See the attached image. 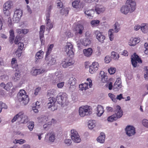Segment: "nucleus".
I'll list each match as a JSON object with an SVG mask.
<instances>
[{
	"label": "nucleus",
	"instance_id": "obj_1",
	"mask_svg": "<svg viewBox=\"0 0 148 148\" xmlns=\"http://www.w3.org/2000/svg\"><path fill=\"white\" fill-rule=\"evenodd\" d=\"M17 98L20 102H22V103L24 105L27 104L29 101V99L26 92L23 90H20L17 95Z\"/></svg>",
	"mask_w": 148,
	"mask_h": 148
},
{
	"label": "nucleus",
	"instance_id": "obj_2",
	"mask_svg": "<svg viewBox=\"0 0 148 148\" xmlns=\"http://www.w3.org/2000/svg\"><path fill=\"white\" fill-rule=\"evenodd\" d=\"M92 113V109L90 106H85L80 107L79 109V114L81 117L88 116Z\"/></svg>",
	"mask_w": 148,
	"mask_h": 148
},
{
	"label": "nucleus",
	"instance_id": "obj_3",
	"mask_svg": "<svg viewBox=\"0 0 148 148\" xmlns=\"http://www.w3.org/2000/svg\"><path fill=\"white\" fill-rule=\"evenodd\" d=\"M125 130L126 134L129 137H134L136 133L135 128L132 125H127Z\"/></svg>",
	"mask_w": 148,
	"mask_h": 148
},
{
	"label": "nucleus",
	"instance_id": "obj_4",
	"mask_svg": "<svg viewBox=\"0 0 148 148\" xmlns=\"http://www.w3.org/2000/svg\"><path fill=\"white\" fill-rule=\"evenodd\" d=\"M132 64L134 67H137L138 62L141 63H142V60L139 57V56L136 55V53H134L133 55L131 56V58Z\"/></svg>",
	"mask_w": 148,
	"mask_h": 148
},
{
	"label": "nucleus",
	"instance_id": "obj_5",
	"mask_svg": "<svg viewBox=\"0 0 148 148\" xmlns=\"http://www.w3.org/2000/svg\"><path fill=\"white\" fill-rule=\"evenodd\" d=\"M49 102L47 103V107L48 108L50 109V110L54 111L57 110V106L56 105V101L55 99L53 97L49 99Z\"/></svg>",
	"mask_w": 148,
	"mask_h": 148
},
{
	"label": "nucleus",
	"instance_id": "obj_6",
	"mask_svg": "<svg viewBox=\"0 0 148 148\" xmlns=\"http://www.w3.org/2000/svg\"><path fill=\"white\" fill-rule=\"evenodd\" d=\"M94 33L96 37L98 40L101 43H103L106 38V37L103 33L98 30L95 31Z\"/></svg>",
	"mask_w": 148,
	"mask_h": 148
},
{
	"label": "nucleus",
	"instance_id": "obj_7",
	"mask_svg": "<svg viewBox=\"0 0 148 148\" xmlns=\"http://www.w3.org/2000/svg\"><path fill=\"white\" fill-rule=\"evenodd\" d=\"M72 45L70 43H68L65 48V51L68 56H73L74 54Z\"/></svg>",
	"mask_w": 148,
	"mask_h": 148
},
{
	"label": "nucleus",
	"instance_id": "obj_8",
	"mask_svg": "<svg viewBox=\"0 0 148 148\" xmlns=\"http://www.w3.org/2000/svg\"><path fill=\"white\" fill-rule=\"evenodd\" d=\"M55 134L52 132L47 133L45 135V140L46 141H49L50 142H53L55 139Z\"/></svg>",
	"mask_w": 148,
	"mask_h": 148
},
{
	"label": "nucleus",
	"instance_id": "obj_9",
	"mask_svg": "<svg viewBox=\"0 0 148 148\" xmlns=\"http://www.w3.org/2000/svg\"><path fill=\"white\" fill-rule=\"evenodd\" d=\"M74 62V60L72 59L67 58L62 62V65L63 68H66L73 65Z\"/></svg>",
	"mask_w": 148,
	"mask_h": 148
},
{
	"label": "nucleus",
	"instance_id": "obj_10",
	"mask_svg": "<svg viewBox=\"0 0 148 148\" xmlns=\"http://www.w3.org/2000/svg\"><path fill=\"white\" fill-rule=\"evenodd\" d=\"M22 14V11L20 9H16L15 11L13 17L14 20L15 22H18L20 19Z\"/></svg>",
	"mask_w": 148,
	"mask_h": 148
},
{
	"label": "nucleus",
	"instance_id": "obj_11",
	"mask_svg": "<svg viewBox=\"0 0 148 148\" xmlns=\"http://www.w3.org/2000/svg\"><path fill=\"white\" fill-rule=\"evenodd\" d=\"M66 99V97L64 94L61 93L59 94L56 97V100L58 103L61 105H63L64 101Z\"/></svg>",
	"mask_w": 148,
	"mask_h": 148
},
{
	"label": "nucleus",
	"instance_id": "obj_12",
	"mask_svg": "<svg viewBox=\"0 0 148 148\" xmlns=\"http://www.w3.org/2000/svg\"><path fill=\"white\" fill-rule=\"evenodd\" d=\"M126 4L130 8V12H133L136 9V2L135 0H127Z\"/></svg>",
	"mask_w": 148,
	"mask_h": 148
},
{
	"label": "nucleus",
	"instance_id": "obj_13",
	"mask_svg": "<svg viewBox=\"0 0 148 148\" xmlns=\"http://www.w3.org/2000/svg\"><path fill=\"white\" fill-rule=\"evenodd\" d=\"M99 67L98 62H95L92 63L91 65L89 66V72L91 74H93L98 70Z\"/></svg>",
	"mask_w": 148,
	"mask_h": 148
},
{
	"label": "nucleus",
	"instance_id": "obj_14",
	"mask_svg": "<svg viewBox=\"0 0 148 148\" xmlns=\"http://www.w3.org/2000/svg\"><path fill=\"white\" fill-rule=\"evenodd\" d=\"M77 80L73 77H70L68 83L71 86L69 88L71 91H73L75 89V85L76 83Z\"/></svg>",
	"mask_w": 148,
	"mask_h": 148
},
{
	"label": "nucleus",
	"instance_id": "obj_15",
	"mask_svg": "<svg viewBox=\"0 0 148 148\" xmlns=\"http://www.w3.org/2000/svg\"><path fill=\"white\" fill-rule=\"evenodd\" d=\"M73 7L77 10L82 9L83 7V5L80 0H75L72 3Z\"/></svg>",
	"mask_w": 148,
	"mask_h": 148
},
{
	"label": "nucleus",
	"instance_id": "obj_16",
	"mask_svg": "<svg viewBox=\"0 0 148 148\" xmlns=\"http://www.w3.org/2000/svg\"><path fill=\"white\" fill-rule=\"evenodd\" d=\"M44 52L42 50H40L36 53L35 56V62L36 63H38L40 60L43 57Z\"/></svg>",
	"mask_w": 148,
	"mask_h": 148
},
{
	"label": "nucleus",
	"instance_id": "obj_17",
	"mask_svg": "<svg viewBox=\"0 0 148 148\" xmlns=\"http://www.w3.org/2000/svg\"><path fill=\"white\" fill-rule=\"evenodd\" d=\"M19 114H21V116H19V122L21 123H27L28 121V119L27 116L24 114L23 112H19Z\"/></svg>",
	"mask_w": 148,
	"mask_h": 148
},
{
	"label": "nucleus",
	"instance_id": "obj_18",
	"mask_svg": "<svg viewBox=\"0 0 148 148\" xmlns=\"http://www.w3.org/2000/svg\"><path fill=\"white\" fill-rule=\"evenodd\" d=\"M45 60L47 64L49 65L54 64L56 62V60L55 58H52L51 56H45Z\"/></svg>",
	"mask_w": 148,
	"mask_h": 148
},
{
	"label": "nucleus",
	"instance_id": "obj_19",
	"mask_svg": "<svg viewBox=\"0 0 148 148\" xmlns=\"http://www.w3.org/2000/svg\"><path fill=\"white\" fill-rule=\"evenodd\" d=\"M115 112V114H114L116 115L115 116L117 117V119L121 117L123 115L122 110L119 106H116Z\"/></svg>",
	"mask_w": 148,
	"mask_h": 148
},
{
	"label": "nucleus",
	"instance_id": "obj_20",
	"mask_svg": "<svg viewBox=\"0 0 148 148\" xmlns=\"http://www.w3.org/2000/svg\"><path fill=\"white\" fill-rule=\"evenodd\" d=\"M121 84V79L120 78L117 79L113 85V89L115 90L119 89L122 86Z\"/></svg>",
	"mask_w": 148,
	"mask_h": 148
},
{
	"label": "nucleus",
	"instance_id": "obj_21",
	"mask_svg": "<svg viewBox=\"0 0 148 148\" xmlns=\"http://www.w3.org/2000/svg\"><path fill=\"white\" fill-rule=\"evenodd\" d=\"M121 12L125 15L127 14L129 12H130V8L127 4L123 6L120 9Z\"/></svg>",
	"mask_w": 148,
	"mask_h": 148
},
{
	"label": "nucleus",
	"instance_id": "obj_22",
	"mask_svg": "<svg viewBox=\"0 0 148 148\" xmlns=\"http://www.w3.org/2000/svg\"><path fill=\"white\" fill-rule=\"evenodd\" d=\"M84 30L83 26L81 25H77L75 27L74 29V31L76 32L77 34H81L82 33Z\"/></svg>",
	"mask_w": 148,
	"mask_h": 148
},
{
	"label": "nucleus",
	"instance_id": "obj_23",
	"mask_svg": "<svg viewBox=\"0 0 148 148\" xmlns=\"http://www.w3.org/2000/svg\"><path fill=\"white\" fill-rule=\"evenodd\" d=\"M46 71L42 69H32L31 71V74L34 76H36L38 74L46 72Z\"/></svg>",
	"mask_w": 148,
	"mask_h": 148
},
{
	"label": "nucleus",
	"instance_id": "obj_24",
	"mask_svg": "<svg viewBox=\"0 0 148 148\" xmlns=\"http://www.w3.org/2000/svg\"><path fill=\"white\" fill-rule=\"evenodd\" d=\"M140 41V39L138 38H131L129 42V45L130 46H134L138 43Z\"/></svg>",
	"mask_w": 148,
	"mask_h": 148
},
{
	"label": "nucleus",
	"instance_id": "obj_25",
	"mask_svg": "<svg viewBox=\"0 0 148 148\" xmlns=\"http://www.w3.org/2000/svg\"><path fill=\"white\" fill-rule=\"evenodd\" d=\"M106 136L105 133L102 132L100 133V135L97 138V141L98 142L101 143H103L105 140Z\"/></svg>",
	"mask_w": 148,
	"mask_h": 148
},
{
	"label": "nucleus",
	"instance_id": "obj_26",
	"mask_svg": "<svg viewBox=\"0 0 148 148\" xmlns=\"http://www.w3.org/2000/svg\"><path fill=\"white\" fill-rule=\"evenodd\" d=\"M21 74L19 71L16 70V72L12 77V80L14 82H16L20 78Z\"/></svg>",
	"mask_w": 148,
	"mask_h": 148
},
{
	"label": "nucleus",
	"instance_id": "obj_27",
	"mask_svg": "<svg viewBox=\"0 0 148 148\" xmlns=\"http://www.w3.org/2000/svg\"><path fill=\"white\" fill-rule=\"evenodd\" d=\"M84 13L87 16L88 18H90L91 17L92 18L95 13V11L93 9L86 10L85 11Z\"/></svg>",
	"mask_w": 148,
	"mask_h": 148
},
{
	"label": "nucleus",
	"instance_id": "obj_28",
	"mask_svg": "<svg viewBox=\"0 0 148 148\" xmlns=\"http://www.w3.org/2000/svg\"><path fill=\"white\" fill-rule=\"evenodd\" d=\"M97 114L99 116H100L104 112V110L103 106L99 105L97 108Z\"/></svg>",
	"mask_w": 148,
	"mask_h": 148
},
{
	"label": "nucleus",
	"instance_id": "obj_29",
	"mask_svg": "<svg viewBox=\"0 0 148 148\" xmlns=\"http://www.w3.org/2000/svg\"><path fill=\"white\" fill-rule=\"evenodd\" d=\"M105 10L104 7L102 6H96L95 7V10L97 14H99L104 12Z\"/></svg>",
	"mask_w": 148,
	"mask_h": 148
},
{
	"label": "nucleus",
	"instance_id": "obj_30",
	"mask_svg": "<svg viewBox=\"0 0 148 148\" xmlns=\"http://www.w3.org/2000/svg\"><path fill=\"white\" fill-rule=\"evenodd\" d=\"M92 52V49L91 48H89L87 49H85L83 51V52L84 55L87 57L91 56Z\"/></svg>",
	"mask_w": 148,
	"mask_h": 148
},
{
	"label": "nucleus",
	"instance_id": "obj_31",
	"mask_svg": "<svg viewBox=\"0 0 148 148\" xmlns=\"http://www.w3.org/2000/svg\"><path fill=\"white\" fill-rule=\"evenodd\" d=\"M12 5V2L9 1L6 2L3 5V8L10 9Z\"/></svg>",
	"mask_w": 148,
	"mask_h": 148
},
{
	"label": "nucleus",
	"instance_id": "obj_32",
	"mask_svg": "<svg viewBox=\"0 0 148 148\" xmlns=\"http://www.w3.org/2000/svg\"><path fill=\"white\" fill-rule=\"evenodd\" d=\"M38 122L39 123H45L48 120L47 117L43 115L41 116H40L38 117Z\"/></svg>",
	"mask_w": 148,
	"mask_h": 148
},
{
	"label": "nucleus",
	"instance_id": "obj_33",
	"mask_svg": "<svg viewBox=\"0 0 148 148\" xmlns=\"http://www.w3.org/2000/svg\"><path fill=\"white\" fill-rule=\"evenodd\" d=\"M100 75L101 78V81L103 83L106 82L108 81V77L103 71H101L100 73Z\"/></svg>",
	"mask_w": 148,
	"mask_h": 148
},
{
	"label": "nucleus",
	"instance_id": "obj_34",
	"mask_svg": "<svg viewBox=\"0 0 148 148\" xmlns=\"http://www.w3.org/2000/svg\"><path fill=\"white\" fill-rule=\"evenodd\" d=\"M96 121L94 120H90L88 122V126L89 128L92 130L95 126Z\"/></svg>",
	"mask_w": 148,
	"mask_h": 148
},
{
	"label": "nucleus",
	"instance_id": "obj_35",
	"mask_svg": "<svg viewBox=\"0 0 148 148\" xmlns=\"http://www.w3.org/2000/svg\"><path fill=\"white\" fill-rule=\"evenodd\" d=\"M9 33L10 36L9 38V41L11 43H12L13 42L15 37L14 32L12 29H11L9 31Z\"/></svg>",
	"mask_w": 148,
	"mask_h": 148
},
{
	"label": "nucleus",
	"instance_id": "obj_36",
	"mask_svg": "<svg viewBox=\"0 0 148 148\" xmlns=\"http://www.w3.org/2000/svg\"><path fill=\"white\" fill-rule=\"evenodd\" d=\"M56 90L54 89L48 90L47 91V95L48 97H53L56 93Z\"/></svg>",
	"mask_w": 148,
	"mask_h": 148
},
{
	"label": "nucleus",
	"instance_id": "obj_37",
	"mask_svg": "<svg viewBox=\"0 0 148 148\" xmlns=\"http://www.w3.org/2000/svg\"><path fill=\"white\" fill-rule=\"evenodd\" d=\"M46 28L48 30V32L50 31V29L52 28L53 27V25L51 23V20L48 19L46 21Z\"/></svg>",
	"mask_w": 148,
	"mask_h": 148
},
{
	"label": "nucleus",
	"instance_id": "obj_38",
	"mask_svg": "<svg viewBox=\"0 0 148 148\" xmlns=\"http://www.w3.org/2000/svg\"><path fill=\"white\" fill-rule=\"evenodd\" d=\"M90 23L92 27H96L99 24L100 21L98 20H92Z\"/></svg>",
	"mask_w": 148,
	"mask_h": 148
},
{
	"label": "nucleus",
	"instance_id": "obj_39",
	"mask_svg": "<svg viewBox=\"0 0 148 148\" xmlns=\"http://www.w3.org/2000/svg\"><path fill=\"white\" fill-rule=\"evenodd\" d=\"M88 83H85L79 85V88L82 90H86L88 88Z\"/></svg>",
	"mask_w": 148,
	"mask_h": 148
},
{
	"label": "nucleus",
	"instance_id": "obj_40",
	"mask_svg": "<svg viewBox=\"0 0 148 148\" xmlns=\"http://www.w3.org/2000/svg\"><path fill=\"white\" fill-rule=\"evenodd\" d=\"M141 30L145 33V32L148 30V24H143L141 26Z\"/></svg>",
	"mask_w": 148,
	"mask_h": 148
},
{
	"label": "nucleus",
	"instance_id": "obj_41",
	"mask_svg": "<svg viewBox=\"0 0 148 148\" xmlns=\"http://www.w3.org/2000/svg\"><path fill=\"white\" fill-rule=\"evenodd\" d=\"M91 40L88 38H86L83 40L82 44L84 46H87L91 43Z\"/></svg>",
	"mask_w": 148,
	"mask_h": 148
},
{
	"label": "nucleus",
	"instance_id": "obj_42",
	"mask_svg": "<svg viewBox=\"0 0 148 148\" xmlns=\"http://www.w3.org/2000/svg\"><path fill=\"white\" fill-rule=\"evenodd\" d=\"M78 135L77 132L76 130L72 129L71 130V139L74 138V136Z\"/></svg>",
	"mask_w": 148,
	"mask_h": 148
},
{
	"label": "nucleus",
	"instance_id": "obj_43",
	"mask_svg": "<svg viewBox=\"0 0 148 148\" xmlns=\"http://www.w3.org/2000/svg\"><path fill=\"white\" fill-rule=\"evenodd\" d=\"M111 58H114V59H117L119 57V56L118 54L114 51H112L111 53Z\"/></svg>",
	"mask_w": 148,
	"mask_h": 148
},
{
	"label": "nucleus",
	"instance_id": "obj_44",
	"mask_svg": "<svg viewBox=\"0 0 148 148\" xmlns=\"http://www.w3.org/2000/svg\"><path fill=\"white\" fill-rule=\"evenodd\" d=\"M115 114H113L111 116L108 118V120L109 121L112 122L116 120L117 119V117L116 116Z\"/></svg>",
	"mask_w": 148,
	"mask_h": 148
},
{
	"label": "nucleus",
	"instance_id": "obj_45",
	"mask_svg": "<svg viewBox=\"0 0 148 148\" xmlns=\"http://www.w3.org/2000/svg\"><path fill=\"white\" fill-rule=\"evenodd\" d=\"M27 127L30 131L33 130L34 126V122L31 121L27 124Z\"/></svg>",
	"mask_w": 148,
	"mask_h": 148
},
{
	"label": "nucleus",
	"instance_id": "obj_46",
	"mask_svg": "<svg viewBox=\"0 0 148 148\" xmlns=\"http://www.w3.org/2000/svg\"><path fill=\"white\" fill-rule=\"evenodd\" d=\"M74 138H72V139L74 142L79 143L81 142V139L79 134L74 136Z\"/></svg>",
	"mask_w": 148,
	"mask_h": 148
},
{
	"label": "nucleus",
	"instance_id": "obj_47",
	"mask_svg": "<svg viewBox=\"0 0 148 148\" xmlns=\"http://www.w3.org/2000/svg\"><path fill=\"white\" fill-rule=\"evenodd\" d=\"M144 77L145 79H148V67L147 66H145L144 68Z\"/></svg>",
	"mask_w": 148,
	"mask_h": 148
},
{
	"label": "nucleus",
	"instance_id": "obj_48",
	"mask_svg": "<svg viewBox=\"0 0 148 148\" xmlns=\"http://www.w3.org/2000/svg\"><path fill=\"white\" fill-rule=\"evenodd\" d=\"M60 13L62 15H65L66 16L68 14V10L67 8H63L61 10Z\"/></svg>",
	"mask_w": 148,
	"mask_h": 148
},
{
	"label": "nucleus",
	"instance_id": "obj_49",
	"mask_svg": "<svg viewBox=\"0 0 148 148\" xmlns=\"http://www.w3.org/2000/svg\"><path fill=\"white\" fill-rule=\"evenodd\" d=\"M109 97L114 102H116L117 101L116 99V96L115 95L111 93H109L108 94Z\"/></svg>",
	"mask_w": 148,
	"mask_h": 148
},
{
	"label": "nucleus",
	"instance_id": "obj_50",
	"mask_svg": "<svg viewBox=\"0 0 148 148\" xmlns=\"http://www.w3.org/2000/svg\"><path fill=\"white\" fill-rule=\"evenodd\" d=\"M113 29H110L108 31V35L109 38L111 41H112L113 40L114 36L112 34V31Z\"/></svg>",
	"mask_w": 148,
	"mask_h": 148
},
{
	"label": "nucleus",
	"instance_id": "obj_51",
	"mask_svg": "<svg viewBox=\"0 0 148 148\" xmlns=\"http://www.w3.org/2000/svg\"><path fill=\"white\" fill-rule=\"evenodd\" d=\"M21 114H19V112L18 114H16L15 116L12 119V120L11 122L12 123H14L18 119V121H19V116H21Z\"/></svg>",
	"mask_w": 148,
	"mask_h": 148
},
{
	"label": "nucleus",
	"instance_id": "obj_52",
	"mask_svg": "<svg viewBox=\"0 0 148 148\" xmlns=\"http://www.w3.org/2000/svg\"><path fill=\"white\" fill-rule=\"evenodd\" d=\"M53 45L51 44L50 45L47 51H46V55L48 56L50 53L53 47Z\"/></svg>",
	"mask_w": 148,
	"mask_h": 148
},
{
	"label": "nucleus",
	"instance_id": "obj_53",
	"mask_svg": "<svg viewBox=\"0 0 148 148\" xmlns=\"http://www.w3.org/2000/svg\"><path fill=\"white\" fill-rule=\"evenodd\" d=\"M4 14L5 15L7 16H9L11 14V12L10 10V9H3Z\"/></svg>",
	"mask_w": 148,
	"mask_h": 148
},
{
	"label": "nucleus",
	"instance_id": "obj_54",
	"mask_svg": "<svg viewBox=\"0 0 148 148\" xmlns=\"http://www.w3.org/2000/svg\"><path fill=\"white\" fill-rule=\"evenodd\" d=\"M45 30V26L44 25L41 26L40 28V35H44Z\"/></svg>",
	"mask_w": 148,
	"mask_h": 148
},
{
	"label": "nucleus",
	"instance_id": "obj_55",
	"mask_svg": "<svg viewBox=\"0 0 148 148\" xmlns=\"http://www.w3.org/2000/svg\"><path fill=\"white\" fill-rule=\"evenodd\" d=\"M116 70V68H115L111 67L108 69V72L111 75L114 74Z\"/></svg>",
	"mask_w": 148,
	"mask_h": 148
},
{
	"label": "nucleus",
	"instance_id": "obj_56",
	"mask_svg": "<svg viewBox=\"0 0 148 148\" xmlns=\"http://www.w3.org/2000/svg\"><path fill=\"white\" fill-rule=\"evenodd\" d=\"M6 90L8 91L10 88L12 86V84L11 82H9L6 85Z\"/></svg>",
	"mask_w": 148,
	"mask_h": 148
},
{
	"label": "nucleus",
	"instance_id": "obj_57",
	"mask_svg": "<svg viewBox=\"0 0 148 148\" xmlns=\"http://www.w3.org/2000/svg\"><path fill=\"white\" fill-rule=\"evenodd\" d=\"M114 25V29H113V31L114 32L117 33L119 30V25H116V24Z\"/></svg>",
	"mask_w": 148,
	"mask_h": 148
},
{
	"label": "nucleus",
	"instance_id": "obj_58",
	"mask_svg": "<svg viewBox=\"0 0 148 148\" xmlns=\"http://www.w3.org/2000/svg\"><path fill=\"white\" fill-rule=\"evenodd\" d=\"M142 124L144 126L148 128V120L144 119L142 121Z\"/></svg>",
	"mask_w": 148,
	"mask_h": 148
},
{
	"label": "nucleus",
	"instance_id": "obj_59",
	"mask_svg": "<svg viewBox=\"0 0 148 148\" xmlns=\"http://www.w3.org/2000/svg\"><path fill=\"white\" fill-rule=\"evenodd\" d=\"M21 39V38L19 36H16L14 41V43L16 44L18 42L20 41Z\"/></svg>",
	"mask_w": 148,
	"mask_h": 148
},
{
	"label": "nucleus",
	"instance_id": "obj_60",
	"mask_svg": "<svg viewBox=\"0 0 148 148\" xmlns=\"http://www.w3.org/2000/svg\"><path fill=\"white\" fill-rule=\"evenodd\" d=\"M1 79L4 81H7L9 79V77L7 75H4L1 76Z\"/></svg>",
	"mask_w": 148,
	"mask_h": 148
},
{
	"label": "nucleus",
	"instance_id": "obj_61",
	"mask_svg": "<svg viewBox=\"0 0 148 148\" xmlns=\"http://www.w3.org/2000/svg\"><path fill=\"white\" fill-rule=\"evenodd\" d=\"M24 46L23 43L19 42L18 43V49L22 50L23 49Z\"/></svg>",
	"mask_w": 148,
	"mask_h": 148
},
{
	"label": "nucleus",
	"instance_id": "obj_62",
	"mask_svg": "<svg viewBox=\"0 0 148 148\" xmlns=\"http://www.w3.org/2000/svg\"><path fill=\"white\" fill-rule=\"evenodd\" d=\"M105 62L106 63H108L111 61V58L109 56H106L105 58Z\"/></svg>",
	"mask_w": 148,
	"mask_h": 148
},
{
	"label": "nucleus",
	"instance_id": "obj_63",
	"mask_svg": "<svg viewBox=\"0 0 148 148\" xmlns=\"http://www.w3.org/2000/svg\"><path fill=\"white\" fill-rule=\"evenodd\" d=\"M0 105L2 109L3 108L5 109H7L8 107L7 105L5 103L2 102H0Z\"/></svg>",
	"mask_w": 148,
	"mask_h": 148
},
{
	"label": "nucleus",
	"instance_id": "obj_64",
	"mask_svg": "<svg viewBox=\"0 0 148 148\" xmlns=\"http://www.w3.org/2000/svg\"><path fill=\"white\" fill-rule=\"evenodd\" d=\"M64 82H62L57 84V86L58 88H62L64 85Z\"/></svg>",
	"mask_w": 148,
	"mask_h": 148
}]
</instances>
